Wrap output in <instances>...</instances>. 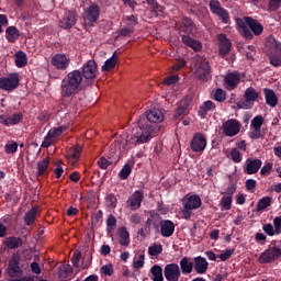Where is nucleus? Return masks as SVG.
<instances>
[{
    "instance_id": "nucleus-1",
    "label": "nucleus",
    "mask_w": 281,
    "mask_h": 281,
    "mask_svg": "<svg viewBox=\"0 0 281 281\" xmlns=\"http://www.w3.org/2000/svg\"><path fill=\"white\" fill-rule=\"evenodd\" d=\"M156 126L139 120L138 127L133 128L130 134L123 135L125 143L124 148H133V146H139V144H148L156 135Z\"/></svg>"
},
{
    "instance_id": "nucleus-2",
    "label": "nucleus",
    "mask_w": 281,
    "mask_h": 281,
    "mask_svg": "<svg viewBox=\"0 0 281 281\" xmlns=\"http://www.w3.org/2000/svg\"><path fill=\"white\" fill-rule=\"evenodd\" d=\"M82 85V72L72 70L61 80L60 93L63 98H71L80 91Z\"/></svg>"
},
{
    "instance_id": "nucleus-3",
    "label": "nucleus",
    "mask_w": 281,
    "mask_h": 281,
    "mask_svg": "<svg viewBox=\"0 0 281 281\" xmlns=\"http://www.w3.org/2000/svg\"><path fill=\"white\" fill-rule=\"evenodd\" d=\"M194 76L203 82H207L211 78L210 76V63L203 57H198L194 66Z\"/></svg>"
},
{
    "instance_id": "nucleus-4",
    "label": "nucleus",
    "mask_w": 281,
    "mask_h": 281,
    "mask_svg": "<svg viewBox=\"0 0 281 281\" xmlns=\"http://www.w3.org/2000/svg\"><path fill=\"white\" fill-rule=\"evenodd\" d=\"M258 95H260V93H258L256 89L254 88L246 89L244 94V101H239L237 103L238 109H244V110L254 109V104L258 100Z\"/></svg>"
},
{
    "instance_id": "nucleus-5",
    "label": "nucleus",
    "mask_w": 281,
    "mask_h": 281,
    "mask_svg": "<svg viewBox=\"0 0 281 281\" xmlns=\"http://www.w3.org/2000/svg\"><path fill=\"white\" fill-rule=\"evenodd\" d=\"M65 131H67V127L65 126L50 128L42 142V148H49V146L56 144Z\"/></svg>"
},
{
    "instance_id": "nucleus-6",
    "label": "nucleus",
    "mask_w": 281,
    "mask_h": 281,
    "mask_svg": "<svg viewBox=\"0 0 281 281\" xmlns=\"http://www.w3.org/2000/svg\"><path fill=\"white\" fill-rule=\"evenodd\" d=\"M20 81L19 72L10 74L7 77H0V89H2V91H14V89L19 87Z\"/></svg>"
},
{
    "instance_id": "nucleus-7",
    "label": "nucleus",
    "mask_w": 281,
    "mask_h": 281,
    "mask_svg": "<svg viewBox=\"0 0 281 281\" xmlns=\"http://www.w3.org/2000/svg\"><path fill=\"white\" fill-rule=\"evenodd\" d=\"M270 64L273 67L281 66V44L276 38L270 37Z\"/></svg>"
},
{
    "instance_id": "nucleus-8",
    "label": "nucleus",
    "mask_w": 281,
    "mask_h": 281,
    "mask_svg": "<svg viewBox=\"0 0 281 281\" xmlns=\"http://www.w3.org/2000/svg\"><path fill=\"white\" fill-rule=\"evenodd\" d=\"M71 63V59L69 56L65 54H55L50 58V65L57 69V71H66V69H69V65Z\"/></svg>"
},
{
    "instance_id": "nucleus-9",
    "label": "nucleus",
    "mask_w": 281,
    "mask_h": 281,
    "mask_svg": "<svg viewBox=\"0 0 281 281\" xmlns=\"http://www.w3.org/2000/svg\"><path fill=\"white\" fill-rule=\"evenodd\" d=\"M262 124H265V117L262 115L255 116L250 122V139H260L262 137Z\"/></svg>"
},
{
    "instance_id": "nucleus-10",
    "label": "nucleus",
    "mask_w": 281,
    "mask_h": 281,
    "mask_svg": "<svg viewBox=\"0 0 281 281\" xmlns=\"http://www.w3.org/2000/svg\"><path fill=\"white\" fill-rule=\"evenodd\" d=\"M100 19V8L98 5H91L85 11V25L86 27H93Z\"/></svg>"
},
{
    "instance_id": "nucleus-11",
    "label": "nucleus",
    "mask_w": 281,
    "mask_h": 281,
    "mask_svg": "<svg viewBox=\"0 0 281 281\" xmlns=\"http://www.w3.org/2000/svg\"><path fill=\"white\" fill-rule=\"evenodd\" d=\"M240 123L236 119H231L223 123L222 131L226 135V137H235L240 133Z\"/></svg>"
},
{
    "instance_id": "nucleus-12",
    "label": "nucleus",
    "mask_w": 281,
    "mask_h": 281,
    "mask_svg": "<svg viewBox=\"0 0 281 281\" xmlns=\"http://www.w3.org/2000/svg\"><path fill=\"white\" fill-rule=\"evenodd\" d=\"M209 5H210L211 12L213 14H216V16H220L223 23L225 24L229 23V12H227V10L221 7V2L216 0H211Z\"/></svg>"
},
{
    "instance_id": "nucleus-13",
    "label": "nucleus",
    "mask_w": 281,
    "mask_h": 281,
    "mask_svg": "<svg viewBox=\"0 0 281 281\" xmlns=\"http://www.w3.org/2000/svg\"><path fill=\"white\" fill-rule=\"evenodd\" d=\"M280 256H281V249L278 247H271L260 255L259 262L261 265H267L269 262H273V260H278Z\"/></svg>"
},
{
    "instance_id": "nucleus-14",
    "label": "nucleus",
    "mask_w": 281,
    "mask_h": 281,
    "mask_svg": "<svg viewBox=\"0 0 281 281\" xmlns=\"http://www.w3.org/2000/svg\"><path fill=\"white\" fill-rule=\"evenodd\" d=\"M207 146V138L201 133H195L191 139V150L193 153H203Z\"/></svg>"
},
{
    "instance_id": "nucleus-15",
    "label": "nucleus",
    "mask_w": 281,
    "mask_h": 281,
    "mask_svg": "<svg viewBox=\"0 0 281 281\" xmlns=\"http://www.w3.org/2000/svg\"><path fill=\"white\" fill-rule=\"evenodd\" d=\"M265 234L268 236H280L281 234V215L273 218V226L271 223L262 225Z\"/></svg>"
},
{
    "instance_id": "nucleus-16",
    "label": "nucleus",
    "mask_w": 281,
    "mask_h": 281,
    "mask_svg": "<svg viewBox=\"0 0 281 281\" xmlns=\"http://www.w3.org/2000/svg\"><path fill=\"white\" fill-rule=\"evenodd\" d=\"M165 278L167 281H179L181 278V268L177 263H168L165 267Z\"/></svg>"
},
{
    "instance_id": "nucleus-17",
    "label": "nucleus",
    "mask_w": 281,
    "mask_h": 281,
    "mask_svg": "<svg viewBox=\"0 0 281 281\" xmlns=\"http://www.w3.org/2000/svg\"><path fill=\"white\" fill-rule=\"evenodd\" d=\"M82 76L87 80H93V78H97V76H98V64H95V60L90 59L83 65Z\"/></svg>"
},
{
    "instance_id": "nucleus-18",
    "label": "nucleus",
    "mask_w": 281,
    "mask_h": 281,
    "mask_svg": "<svg viewBox=\"0 0 281 281\" xmlns=\"http://www.w3.org/2000/svg\"><path fill=\"white\" fill-rule=\"evenodd\" d=\"M240 74L238 72H228L224 78V87L228 91H233V89H236L238 85H240Z\"/></svg>"
},
{
    "instance_id": "nucleus-19",
    "label": "nucleus",
    "mask_w": 281,
    "mask_h": 281,
    "mask_svg": "<svg viewBox=\"0 0 281 281\" xmlns=\"http://www.w3.org/2000/svg\"><path fill=\"white\" fill-rule=\"evenodd\" d=\"M218 41V47H220V55L225 58L229 52H232V41L227 38V35L225 34H218L217 35Z\"/></svg>"
},
{
    "instance_id": "nucleus-20",
    "label": "nucleus",
    "mask_w": 281,
    "mask_h": 281,
    "mask_svg": "<svg viewBox=\"0 0 281 281\" xmlns=\"http://www.w3.org/2000/svg\"><path fill=\"white\" fill-rule=\"evenodd\" d=\"M142 201H144V192L143 191H135L127 199L128 210H132V211L139 210V207H142Z\"/></svg>"
},
{
    "instance_id": "nucleus-21",
    "label": "nucleus",
    "mask_w": 281,
    "mask_h": 281,
    "mask_svg": "<svg viewBox=\"0 0 281 281\" xmlns=\"http://www.w3.org/2000/svg\"><path fill=\"white\" fill-rule=\"evenodd\" d=\"M210 268V262L204 257H195L193 258V269L198 276H204L207 273V269Z\"/></svg>"
},
{
    "instance_id": "nucleus-22",
    "label": "nucleus",
    "mask_w": 281,
    "mask_h": 281,
    "mask_svg": "<svg viewBox=\"0 0 281 281\" xmlns=\"http://www.w3.org/2000/svg\"><path fill=\"white\" fill-rule=\"evenodd\" d=\"M182 205L187 210H199L203 205V202L201 201V196L193 194L184 196Z\"/></svg>"
},
{
    "instance_id": "nucleus-23",
    "label": "nucleus",
    "mask_w": 281,
    "mask_h": 281,
    "mask_svg": "<svg viewBox=\"0 0 281 281\" xmlns=\"http://www.w3.org/2000/svg\"><path fill=\"white\" fill-rule=\"evenodd\" d=\"M77 15L74 11H68L64 14L63 19L59 21V27L64 30H69L76 25Z\"/></svg>"
},
{
    "instance_id": "nucleus-24",
    "label": "nucleus",
    "mask_w": 281,
    "mask_h": 281,
    "mask_svg": "<svg viewBox=\"0 0 281 281\" xmlns=\"http://www.w3.org/2000/svg\"><path fill=\"white\" fill-rule=\"evenodd\" d=\"M160 234L164 238H170L175 234V223L170 220H162L160 222Z\"/></svg>"
},
{
    "instance_id": "nucleus-25",
    "label": "nucleus",
    "mask_w": 281,
    "mask_h": 281,
    "mask_svg": "<svg viewBox=\"0 0 281 281\" xmlns=\"http://www.w3.org/2000/svg\"><path fill=\"white\" fill-rule=\"evenodd\" d=\"M21 120H23V114L21 113L13 114L12 116L0 115V124L4 126H14L19 124Z\"/></svg>"
},
{
    "instance_id": "nucleus-26",
    "label": "nucleus",
    "mask_w": 281,
    "mask_h": 281,
    "mask_svg": "<svg viewBox=\"0 0 281 281\" xmlns=\"http://www.w3.org/2000/svg\"><path fill=\"white\" fill-rule=\"evenodd\" d=\"M262 168V160L260 159H247L246 160V172L247 175H256Z\"/></svg>"
},
{
    "instance_id": "nucleus-27",
    "label": "nucleus",
    "mask_w": 281,
    "mask_h": 281,
    "mask_svg": "<svg viewBox=\"0 0 281 281\" xmlns=\"http://www.w3.org/2000/svg\"><path fill=\"white\" fill-rule=\"evenodd\" d=\"M245 22L249 26V30H251L255 36H260V34H262L265 29L262 27V24H260V22L249 16L245 18Z\"/></svg>"
},
{
    "instance_id": "nucleus-28",
    "label": "nucleus",
    "mask_w": 281,
    "mask_h": 281,
    "mask_svg": "<svg viewBox=\"0 0 281 281\" xmlns=\"http://www.w3.org/2000/svg\"><path fill=\"white\" fill-rule=\"evenodd\" d=\"M194 269V261L190 260L189 257H183L180 260V273L183 276H190Z\"/></svg>"
},
{
    "instance_id": "nucleus-29",
    "label": "nucleus",
    "mask_w": 281,
    "mask_h": 281,
    "mask_svg": "<svg viewBox=\"0 0 281 281\" xmlns=\"http://www.w3.org/2000/svg\"><path fill=\"white\" fill-rule=\"evenodd\" d=\"M147 117V124L150 122L151 124H158L161 123L164 120V113L160 110L151 109L146 114Z\"/></svg>"
},
{
    "instance_id": "nucleus-30",
    "label": "nucleus",
    "mask_w": 281,
    "mask_h": 281,
    "mask_svg": "<svg viewBox=\"0 0 281 281\" xmlns=\"http://www.w3.org/2000/svg\"><path fill=\"white\" fill-rule=\"evenodd\" d=\"M117 235H119V243L122 245V247H128L131 245V234L126 229V227H121L117 229Z\"/></svg>"
},
{
    "instance_id": "nucleus-31",
    "label": "nucleus",
    "mask_w": 281,
    "mask_h": 281,
    "mask_svg": "<svg viewBox=\"0 0 281 281\" xmlns=\"http://www.w3.org/2000/svg\"><path fill=\"white\" fill-rule=\"evenodd\" d=\"M82 153V147L80 146H74L71 147L67 154L66 157L70 164H76L78 159H80V154Z\"/></svg>"
},
{
    "instance_id": "nucleus-32",
    "label": "nucleus",
    "mask_w": 281,
    "mask_h": 281,
    "mask_svg": "<svg viewBox=\"0 0 281 281\" xmlns=\"http://www.w3.org/2000/svg\"><path fill=\"white\" fill-rule=\"evenodd\" d=\"M236 23H237V27H239V31L245 38H254V34H251V31L247 27V22L245 21V18L244 20L240 18H237Z\"/></svg>"
},
{
    "instance_id": "nucleus-33",
    "label": "nucleus",
    "mask_w": 281,
    "mask_h": 281,
    "mask_svg": "<svg viewBox=\"0 0 281 281\" xmlns=\"http://www.w3.org/2000/svg\"><path fill=\"white\" fill-rule=\"evenodd\" d=\"M182 43L187 45V47H191L194 52H201V42L190 37V35H182Z\"/></svg>"
},
{
    "instance_id": "nucleus-34",
    "label": "nucleus",
    "mask_w": 281,
    "mask_h": 281,
    "mask_svg": "<svg viewBox=\"0 0 281 281\" xmlns=\"http://www.w3.org/2000/svg\"><path fill=\"white\" fill-rule=\"evenodd\" d=\"M19 36H21V33L19 32V29L15 26H9L5 31V37L9 43H16L19 41Z\"/></svg>"
},
{
    "instance_id": "nucleus-35",
    "label": "nucleus",
    "mask_w": 281,
    "mask_h": 281,
    "mask_svg": "<svg viewBox=\"0 0 281 281\" xmlns=\"http://www.w3.org/2000/svg\"><path fill=\"white\" fill-rule=\"evenodd\" d=\"M8 273L11 278H19V276H21V267H19V260L12 259L10 261Z\"/></svg>"
},
{
    "instance_id": "nucleus-36",
    "label": "nucleus",
    "mask_w": 281,
    "mask_h": 281,
    "mask_svg": "<svg viewBox=\"0 0 281 281\" xmlns=\"http://www.w3.org/2000/svg\"><path fill=\"white\" fill-rule=\"evenodd\" d=\"M132 265L134 269H144V265H146V255L144 251H139L134 256Z\"/></svg>"
},
{
    "instance_id": "nucleus-37",
    "label": "nucleus",
    "mask_w": 281,
    "mask_h": 281,
    "mask_svg": "<svg viewBox=\"0 0 281 281\" xmlns=\"http://www.w3.org/2000/svg\"><path fill=\"white\" fill-rule=\"evenodd\" d=\"M266 102L269 106H278V95L271 89H265Z\"/></svg>"
},
{
    "instance_id": "nucleus-38",
    "label": "nucleus",
    "mask_w": 281,
    "mask_h": 281,
    "mask_svg": "<svg viewBox=\"0 0 281 281\" xmlns=\"http://www.w3.org/2000/svg\"><path fill=\"white\" fill-rule=\"evenodd\" d=\"M49 172V158H44L43 160L37 162V176L44 177Z\"/></svg>"
},
{
    "instance_id": "nucleus-39",
    "label": "nucleus",
    "mask_w": 281,
    "mask_h": 281,
    "mask_svg": "<svg viewBox=\"0 0 281 281\" xmlns=\"http://www.w3.org/2000/svg\"><path fill=\"white\" fill-rule=\"evenodd\" d=\"M23 245V239L19 237H8L4 239V246L8 249H16Z\"/></svg>"
},
{
    "instance_id": "nucleus-40",
    "label": "nucleus",
    "mask_w": 281,
    "mask_h": 281,
    "mask_svg": "<svg viewBox=\"0 0 281 281\" xmlns=\"http://www.w3.org/2000/svg\"><path fill=\"white\" fill-rule=\"evenodd\" d=\"M271 203H273V199L271 196L261 198L257 203V212H265L267 207L271 206Z\"/></svg>"
},
{
    "instance_id": "nucleus-41",
    "label": "nucleus",
    "mask_w": 281,
    "mask_h": 281,
    "mask_svg": "<svg viewBox=\"0 0 281 281\" xmlns=\"http://www.w3.org/2000/svg\"><path fill=\"white\" fill-rule=\"evenodd\" d=\"M180 32H184V34H192V32H194V22H192L190 18H184Z\"/></svg>"
},
{
    "instance_id": "nucleus-42",
    "label": "nucleus",
    "mask_w": 281,
    "mask_h": 281,
    "mask_svg": "<svg viewBox=\"0 0 281 281\" xmlns=\"http://www.w3.org/2000/svg\"><path fill=\"white\" fill-rule=\"evenodd\" d=\"M150 273L153 276L151 280H154V281H164V269H161V266L155 265L150 269Z\"/></svg>"
},
{
    "instance_id": "nucleus-43",
    "label": "nucleus",
    "mask_w": 281,
    "mask_h": 281,
    "mask_svg": "<svg viewBox=\"0 0 281 281\" xmlns=\"http://www.w3.org/2000/svg\"><path fill=\"white\" fill-rule=\"evenodd\" d=\"M14 57L16 67L22 68L27 65V55L23 50L15 53Z\"/></svg>"
},
{
    "instance_id": "nucleus-44",
    "label": "nucleus",
    "mask_w": 281,
    "mask_h": 281,
    "mask_svg": "<svg viewBox=\"0 0 281 281\" xmlns=\"http://www.w3.org/2000/svg\"><path fill=\"white\" fill-rule=\"evenodd\" d=\"M115 65H117V53H114L112 57L104 63L102 71H111V69H115Z\"/></svg>"
},
{
    "instance_id": "nucleus-45",
    "label": "nucleus",
    "mask_w": 281,
    "mask_h": 281,
    "mask_svg": "<svg viewBox=\"0 0 281 281\" xmlns=\"http://www.w3.org/2000/svg\"><path fill=\"white\" fill-rule=\"evenodd\" d=\"M188 106H190V103L188 102V100L182 99L180 101V105L178 106V109L176 111V117L178 120L183 117V115H186V111H188Z\"/></svg>"
},
{
    "instance_id": "nucleus-46",
    "label": "nucleus",
    "mask_w": 281,
    "mask_h": 281,
    "mask_svg": "<svg viewBox=\"0 0 281 281\" xmlns=\"http://www.w3.org/2000/svg\"><path fill=\"white\" fill-rule=\"evenodd\" d=\"M38 214V207H32V210H30L25 216H24V221L26 225H32V223H34L36 221V215Z\"/></svg>"
},
{
    "instance_id": "nucleus-47",
    "label": "nucleus",
    "mask_w": 281,
    "mask_h": 281,
    "mask_svg": "<svg viewBox=\"0 0 281 281\" xmlns=\"http://www.w3.org/2000/svg\"><path fill=\"white\" fill-rule=\"evenodd\" d=\"M164 251V246L161 244H153L148 247V255L151 257H157Z\"/></svg>"
},
{
    "instance_id": "nucleus-48",
    "label": "nucleus",
    "mask_w": 281,
    "mask_h": 281,
    "mask_svg": "<svg viewBox=\"0 0 281 281\" xmlns=\"http://www.w3.org/2000/svg\"><path fill=\"white\" fill-rule=\"evenodd\" d=\"M105 205L109 210H115L117 207V198L114 194H108L105 198Z\"/></svg>"
},
{
    "instance_id": "nucleus-49",
    "label": "nucleus",
    "mask_w": 281,
    "mask_h": 281,
    "mask_svg": "<svg viewBox=\"0 0 281 281\" xmlns=\"http://www.w3.org/2000/svg\"><path fill=\"white\" fill-rule=\"evenodd\" d=\"M16 150H19V143H16V142H9L4 146V153H7V155H14V153H16Z\"/></svg>"
},
{
    "instance_id": "nucleus-50",
    "label": "nucleus",
    "mask_w": 281,
    "mask_h": 281,
    "mask_svg": "<svg viewBox=\"0 0 281 281\" xmlns=\"http://www.w3.org/2000/svg\"><path fill=\"white\" fill-rule=\"evenodd\" d=\"M106 225H108V234H112V232L115 231V227L117 225V220L115 216L110 215L106 220Z\"/></svg>"
},
{
    "instance_id": "nucleus-51",
    "label": "nucleus",
    "mask_w": 281,
    "mask_h": 281,
    "mask_svg": "<svg viewBox=\"0 0 281 281\" xmlns=\"http://www.w3.org/2000/svg\"><path fill=\"white\" fill-rule=\"evenodd\" d=\"M232 202H233L232 195H224L221 199L222 210H232Z\"/></svg>"
},
{
    "instance_id": "nucleus-52",
    "label": "nucleus",
    "mask_w": 281,
    "mask_h": 281,
    "mask_svg": "<svg viewBox=\"0 0 281 281\" xmlns=\"http://www.w3.org/2000/svg\"><path fill=\"white\" fill-rule=\"evenodd\" d=\"M229 157L235 164H240L243 161V154L236 148L231 150Z\"/></svg>"
},
{
    "instance_id": "nucleus-53",
    "label": "nucleus",
    "mask_w": 281,
    "mask_h": 281,
    "mask_svg": "<svg viewBox=\"0 0 281 281\" xmlns=\"http://www.w3.org/2000/svg\"><path fill=\"white\" fill-rule=\"evenodd\" d=\"M131 172H133V168L131 167V165H125L119 175L121 179H128Z\"/></svg>"
},
{
    "instance_id": "nucleus-54",
    "label": "nucleus",
    "mask_w": 281,
    "mask_h": 281,
    "mask_svg": "<svg viewBox=\"0 0 281 281\" xmlns=\"http://www.w3.org/2000/svg\"><path fill=\"white\" fill-rule=\"evenodd\" d=\"M273 170V162H267L260 170V175L263 177H269L271 175V171Z\"/></svg>"
},
{
    "instance_id": "nucleus-55",
    "label": "nucleus",
    "mask_w": 281,
    "mask_h": 281,
    "mask_svg": "<svg viewBox=\"0 0 281 281\" xmlns=\"http://www.w3.org/2000/svg\"><path fill=\"white\" fill-rule=\"evenodd\" d=\"M226 93L223 89H217L214 93V100L217 102H225Z\"/></svg>"
},
{
    "instance_id": "nucleus-56",
    "label": "nucleus",
    "mask_w": 281,
    "mask_h": 281,
    "mask_svg": "<svg viewBox=\"0 0 281 281\" xmlns=\"http://www.w3.org/2000/svg\"><path fill=\"white\" fill-rule=\"evenodd\" d=\"M186 67V59H179L171 68L170 71L173 74L175 71H180V69H183Z\"/></svg>"
},
{
    "instance_id": "nucleus-57",
    "label": "nucleus",
    "mask_w": 281,
    "mask_h": 281,
    "mask_svg": "<svg viewBox=\"0 0 281 281\" xmlns=\"http://www.w3.org/2000/svg\"><path fill=\"white\" fill-rule=\"evenodd\" d=\"M214 109H216V105L212 101H205L201 105V111H204V113H207V111H214Z\"/></svg>"
},
{
    "instance_id": "nucleus-58",
    "label": "nucleus",
    "mask_w": 281,
    "mask_h": 281,
    "mask_svg": "<svg viewBox=\"0 0 281 281\" xmlns=\"http://www.w3.org/2000/svg\"><path fill=\"white\" fill-rule=\"evenodd\" d=\"M222 194H225L226 196H234V194H236V183H231L225 192H222Z\"/></svg>"
},
{
    "instance_id": "nucleus-59",
    "label": "nucleus",
    "mask_w": 281,
    "mask_h": 281,
    "mask_svg": "<svg viewBox=\"0 0 281 281\" xmlns=\"http://www.w3.org/2000/svg\"><path fill=\"white\" fill-rule=\"evenodd\" d=\"M101 273L103 274V276H109V277H111V276H113V265H111V263H109V265H105V266H103L102 268H101Z\"/></svg>"
},
{
    "instance_id": "nucleus-60",
    "label": "nucleus",
    "mask_w": 281,
    "mask_h": 281,
    "mask_svg": "<svg viewBox=\"0 0 281 281\" xmlns=\"http://www.w3.org/2000/svg\"><path fill=\"white\" fill-rule=\"evenodd\" d=\"M257 182L254 179L246 180V190L248 192H255L256 191Z\"/></svg>"
},
{
    "instance_id": "nucleus-61",
    "label": "nucleus",
    "mask_w": 281,
    "mask_h": 281,
    "mask_svg": "<svg viewBox=\"0 0 281 281\" xmlns=\"http://www.w3.org/2000/svg\"><path fill=\"white\" fill-rule=\"evenodd\" d=\"M232 254H234V250L227 249L226 251L218 255L217 258L225 262V260H229L232 258Z\"/></svg>"
},
{
    "instance_id": "nucleus-62",
    "label": "nucleus",
    "mask_w": 281,
    "mask_h": 281,
    "mask_svg": "<svg viewBox=\"0 0 281 281\" xmlns=\"http://www.w3.org/2000/svg\"><path fill=\"white\" fill-rule=\"evenodd\" d=\"M98 166L100 168H102V170H106L109 168V166H111V161H109L106 158L104 157H101L99 160H98Z\"/></svg>"
},
{
    "instance_id": "nucleus-63",
    "label": "nucleus",
    "mask_w": 281,
    "mask_h": 281,
    "mask_svg": "<svg viewBox=\"0 0 281 281\" xmlns=\"http://www.w3.org/2000/svg\"><path fill=\"white\" fill-rule=\"evenodd\" d=\"M165 85H175L179 82V76L177 75H171L164 80Z\"/></svg>"
},
{
    "instance_id": "nucleus-64",
    "label": "nucleus",
    "mask_w": 281,
    "mask_h": 281,
    "mask_svg": "<svg viewBox=\"0 0 281 281\" xmlns=\"http://www.w3.org/2000/svg\"><path fill=\"white\" fill-rule=\"evenodd\" d=\"M280 3H281V0H270L269 1V10H271V12H276V10H278V8H280Z\"/></svg>"
}]
</instances>
